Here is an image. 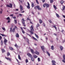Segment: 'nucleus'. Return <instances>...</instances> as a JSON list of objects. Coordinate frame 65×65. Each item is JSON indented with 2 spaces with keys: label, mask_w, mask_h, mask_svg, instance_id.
Wrapping results in <instances>:
<instances>
[{
  "label": "nucleus",
  "mask_w": 65,
  "mask_h": 65,
  "mask_svg": "<svg viewBox=\"0 0 65 65\" xmlns=\"http://www.w3.org/2000/svg\"><path fill=\"white\" fill-rule=\"evenodd\" d=\"M42 2H43V3H44V2H45V0H42Z\"/></svg>",
  "instance_id": "0e129e2a"
},
{
  "label": "nucleus",
  "mask_w": 65,
  "mask_h": 65,
  "mask_svg": "<svg viewBox=\"0 0 65 65\" xmlns=\"http://www.w3.org/2000/svg\"><path fill=\"white\" fill-rule=\"evenodd\" d=\"M27 20H28L29 21H31V19H29V18H27Z\"/></svg>",
  "instance_id": "58836bf2"
},
{
  "label": "nucleus",
  "mask_w": 65,
  "mask_h": 65,
  "mask_svg": "<svg viewBox=\"0 0 65 65\" xmlns=\"http://www.w3.org/2000/svg\"><path fill=\"white\" fill-rule=\"evenodd\" d=\"M30 32L31 34H34V32H33L32 31H30Z\"/></svg>",
  "instance_id": "a19ab883"
},
{
  "label": "nucleus",
  "mask_w": 65,
  "mask_h": 65,
  "mask_svg": "<svg viewBox=\"0 0 65 65\" xmlns=\"http://www.w3.org/2000/svg\"><path fill=\"white\" fill-rule=\"evenodd\" d=\"M31 61H34V58L31 57Z\"/></svg>",
  "instance_id": "cd10ccee"
},
{
  "label": "nucleus",
  "mask_w": 65,
  "mask_h": 65,
  "mask_svg": "<svg viewBox=\"0 0 65 65\" xmlns=\"http://www.w3.org/2000/svg\"><path fill=\"white\" fill-rule=\"evenodd\" d=\"M31 6H32V7H34V3H32Z\"/></svg>",
  "instance_id": "c85d7f7f"
},
{
  "label": "nucleus",
  "mask_w": 65,
  "mask_h": 65,
  "mask_svg": "<svg viewBox=\"0 0 65 65\" xmlns=\"http://www.w3.org/2000/svg\"><path fill=\"white\" fill-rule=\"evenodd\" d=\"M27 8H28V9H30V6H27Z\"/></svg>",
  "instance_id": "473e14b6"
},
{
  "label": "nucleus",
  "mask_w": 65,
  "mask_h": 65,
  "mask_svg": "<svg viewBox=\"0 0 65 65\" xmlns=\"http://www.w3.org/2000/svg\"><path fill=\"white\" fill-rule=\"evenodd\" d=\"M40 26V25H39V24H37L36 26V27L37 28L38 27H39Z\"/></svg>",
  "instance_id": "e433bc0d"
},
{
  "label": "nucleus",
  "mask_w": 65,
  "mask_h": 65,
  "mask_svg": "<svg viewBox=\"0 0 65 65\" xmlns=\"http://www.w3.org/2000/svg\"><path fill=\"white\" fill-rule=\"evenodd\" d=\"M39 21L40 24H41L42 23V20L41 19L39 20Z\"/></svg>",
  "instance_id": "6ab92c4d"
},
{
  "label": "nucleus",
  "mask_w": 65,
  "mask_h": 65,
  "mask_svg": "<svg viewBox=\"0 0 65 65\" xmlns=\"http://www.w3.org/2000/svg\"><path fill=\"white\" fill-rule=\"evenodd\" d=\"M6 20H10V18H9V17H8L7 18H6Z\"/></svg>",
  "instance_id": "7c9ffc66"
},
{
  "label": "nucleus",
  "mask_w": 65,
  "mask_h": 65,
  "mask_svg": "<svg viewBox=\"0 0 65 65\" xmlns=\"http://www.w3.org/2000/svg\"><path fill=\"white\" fill-rule=\"evenodd\" d=\"M62 61L63 62H64V63H65V60H62Z\"/></svg>",
  "instance_id": "13d9d810"
},
{
  "label": "nucleus",
  "mask_w": 65,
  "mask_h": 65,
  "mask_svg": "<svg viewBox=\"0 0 65 65\" xmlns=\"http://www.w3.org/2000/svg\"><path fill=\"white\" fill-rule=\"evenodd\" d=\"M38 62H40V58H38Z\"/></svg>",
  "instance_id": "f704fd0d"
},
{
  "label": "nucleus",
  "mask_w": 65,
  "mask_h": 65,
  "mask_svg": "<svg viewBox=\"0 0 65 65\" xmlns=\"http://www.w3.org/2000/svg\"><path fill=\"white\" fill-rule=\"evenodd\" d=\"M15 36H16L17 37H19V34L17 33L15 35Z\"/></svg>",
  "instance_id": "4468645a"
},
{
  "label": "nucleus",
  "mask_w": 65,
  "mask_h": 65,
  "mask_svg": "<svg viewBox=\"0 0 65 65\" xmlns=\"http://www.w3.org/2000/svg\"><path fill=\"white\" fill-rule=\"evenodd\" d=\"M48 21L50 23H52V21L51 20H49Z\"/></svg>",
  "instance_id": "de8ad7c7"
},
{
  "label": "nucleus",
  "mask_w": 65,
  "mask_h": 65,
  "mask_svg": "<svg viewBox=\"0 0 65 65\" xmlns=\"http://www.w3.org/2000/svg\"><path fill=\"white\" fill-rule=\"evenodd\" d=\"M1 50L2 52L3 53H5L6 51L4 49L2 48L1 49Z\"/></svg>",
  "instance_id": "6e6552de"
},
{
  "label": "nucleus",
  "mask_w": 65,
  "mask_h": 65,
  "mask_svg": "<svg viewBox=\"0 0 65 65\" xmlns=\"http://www.w3.org/2000/svg\"><path fill=\"white\" fill-rule=\"evenodd\" d=\"M2 38L1 37V36H0V40H1V39H2Z\"/></svg>",
  "instance_id": "5fc2aeb1"
},
{
  "label": "nucleus",
  "mask_w": 65,
  "mask_h": 65,
  "mask_svg": "<svg viewBox=\"0 0 65 65\" xmlns=\"http://www.w3.org/2000/svg\"><path fill=\"white\" fill-rule=\"evenodd\" d=\"M2 29H3V30H5V28L2 27Z\"/></svg>",
  "instance_id": "6e6d98bb"
},
{
  "label": "nucleus",
  "mask_w": 65,
  "mask_h": 65,
  "mask_svg": "<svg viewBox=\"0 0 65 65\" xmlns=\"http://www.w3.org/2000/svg\"><path fill=\"white\" fill-rule=\"evenodd\" d=\"M10 15L11 16V17H13V14H10Z\"/></svg>",
  "instance_id": "680f3d73"
},
{
  "label": "nucleus",
  "mask_w": 65,
  "mask_h": 65,
  "mask_svg": "<svg viewBox=\"0 0 65 65\" xmlns=\"http://www.w3.org/2000/svg\"><path fill=\"white\" fill-rule=\"evenodd\" d=\"M60 48L61 51H62L63 50V47L62 46H60Z\"/></svg>",
  "instance_id": "f8f14e48"
},
{
  "label": "nucleus",
  "mask_w": 65,
  "mask_h": 65,
  "mask_svg": "<svg viewBox=\"0 0 65 65\" xmlns=\"http://www.w3.org/2000/svg\"><path fill=\"white\" fill-rule=\"evenodd\" d=\"M53 7L55 9H57V7H56V6H55V5H54L53 6Z\"/></svg>",
  "instance_id": "c9c22d12"
},
{
  "label": "nucleus",
  "mask_w": 65,
  "mask_h": 65,
  "mask_svg": "<svg viewBox=\"0 0 65 65\" xmlns=\"http://www.w3.org/2000/svg\"><path fill=\"white\" fill-rule=\"evenodd\" d=\"M35 36H36V37H37V38L38 39L39 37H38V36L37 35V34H36L35 33Z\"/></svg>",
  "instance_id": "2eb2a0df"
},
{
  "label": "nucleus",
  "mask_w": 65,
  "mask_h": 65,
  "mask_svg": "<svg viewBox=\"0 0 65 65\" xmlns=\"http://www.w3.org/2000/svg\"><path fill=\"white\" fill-rule=\"evenodd\" d=\"M22 31L23 33V34H25V31H24V30H22Z\"/></svg>",
  "instance_id": "ea45409f"
},
{
  "label": "nucleus",
  "mask_w": 65,
  "mask_h": 65,
  "mask_svg": "<svg viewBox=\"0 0 65 65\" xmlns=\"http://www.w3.org/2000/svg\"><path fill=\"white\" fill-rule=\"evenodd\" d=\"M33 56L34 57V58H37L38 57L37 55H36L35 54L33 55Z\"/></svg>",
  "instance_id": "9b49d317"
},
{
  "label": "nucleus",
  "mask_w": 65,
  "mask_h": 65,
  "mask_svg": "<svg viewBox=\"0 0 65 65\" xmlns=\"http://www.w3.org/2000/svg\"><path fill=\"white\" fill-rule=\"evenodd\" d=\"M5 58H6V59H7V60H9L10 61H11V60L10 58H7L6 57Z\"/></svg>",
  "instance_id": "9d476101"
},
{
  "label": "nucleus",
  "mask_w": 65,
  "mask_h": 65,
  "mask_svg": "<svg viewBox=\"0 0 65 65\" xmlns=\"http://www.w3.org/2000/svg\"><path fill=\"white\" fill-rule=\"evenodd\" d=\"M61 4H63L64 3V2L63 1H61Z\"/></svg>",
  "instance_id": "3c124183"
},
{
  "label": "nucleus",
  "mask_w": 65,
  "mask_h": 65,
  "mask_svg": "<svg viewBox=\"0 0 65 65\" xmlns=\"http://www.w3.org/2000/svg\"><path fill=\"white\" fill-rule=\"evenodd\" d=\"M7 41L8 40H7L6 39H5L4 41V43H5V45H7V44H6V43L7 42Z\"/></svg>",
  "instance_id": "20e7f679"
},
{
  "label": "nucleus",
  "mask_w": 65,
  "mask_h": 65,
  "mask_svg": "<svg viewBox=\"0 0 65 65\" xmlns=\"http://www.w3.org/2000/svg\"><path fill=\"white\" fill-rule=\"evenodd\" d=\"M50 3H52L53 2V0H50Z\"/></svg>",
  "instance_id": "603ef678"
},
{
  "label": "nucleus",
  "mask_w": 65,
  "mask_h": 65,
  "mask_svg": "<svg viewBox=\"0 0 65 65\" xmlns=\"http://www.w3.org/2000/svg\"><path fill=\"white\" fill-rule=\"evenodd\" d=\"M15 29H18V28H17V26H15Z\"/></svg>",
  "instance_id": "69168bd1"
},
{
  "label": "nucleus",
  "mask_w": 65,
  "mask_h": 65,
  "mask_svg": "<svg viewBox=\"0 0 65 65\" xmlns=\"http://www.w3.org/2000/svg\"><path fill=\"white\" fill-rule=\"evenodd\" d=\"M43 26H45V24L44 23H43Z\"/></svg>",
  "instance_id": "052dcab7"
},
{
  "label": "nucleus",
  "mask_w": 65,
  "mask_h": 65,
  "mask_svg": "<svg viewBox=\"0 0 65 65\" xmlns=\"http://www.w3.org/2000/svg\"><path fill=\"white\" fill-rule=\"evenodd\" d=\"M12 18L14 19H16V17H13Z\"/></svg>",
  "instance_id": "864d4df0"
},
{
  "label": "nucleus",
  "mask_w": 65,
  "mask_h": 65,
  "mask_svg": "<svg viewBox=\"0 0 65 65\" xmlns=\"http://www.w3.org/2000/svg\"><path fill=\"white\" fill-rule=\"evenodd\" d=\"M30 51L32 54H33V53H34V51H33V49H31Z\"/></svg>",
  "instance_id": "aec40b11"
},
{
  "label": "nucleus",
  "mask_w": 65,
  "mask_h": 65,
  "mask_svg": "<svg viewBox=\"0 0 65 65\" xmlns=\"http://www.w3.org/2000/svg\"><path fill=\"white\" fill-rule=\"evenodd\" d=\"M38 10H41L42 9H41V8H40V7L38 9Z\"/></svg>",
  "instance_id": "8fccbe9b"
},
{
  "label": "nucleus",
  "mask_w": 65,
  "mask_h": 65,
  "mask_svg": "<svg viewBox=\"0 0 65 65\" xmlns=\"http://www.w3.org/2000/svg\"><path fill=\"white\" fill-rule=\"evenodd\" d=\"M41 48L43 50V52H44V51L43 50L44 49V46H41Z\"/></svg>",
  "instance_id": "1a4fd4ad"
},
{
  "label": "nucleus",
  "mask_w": 65,
  "mask_h": 65,
  "mask_svg": "<svg viewBox=\"0 0 65 65\" xmlns=\"http://www.w3.org/2000/svg\"><path fill=\"white\" fill-rule=\"evenodd\" d=\"M20 28L22 30H23V28L22 27H21Z\"/></svg>",
  "instance_id": "e2e57ef3"
},
{
  "label": "nucleus",
  "mask_w": 65,
  "mask_h": 65,
  "mask_svg": "<svg viewBox=\"0 0 65 65\" xmlns=\"http://www.w3.org/2000/svg\"><path fill=\"white\" fill-rule=\"evenodd\" d=\"M11 31H12V28H10V31L11 32Z\"/></svg>",
  "instance_id": "a18cd8bd"
},
{
  "label": "nucleus",
  "mask_w": 65,
  "mask_h": 65,
  "mask_svg": "<svg viewBox=\"0 0 65 65\" xmlns=\"http://www.w3.org/2000/svg\"><path fill=\"white\" fill-rule=\"evenodd\" d=\"M27 3L28 6H30V4H29V2H27Z\"/></svg>",
  "instance_id": "4d7b16f0"
},
{
  "label": "nucleus",
  "mask_w": 65,
  "mask_h": 65,
  "mask_svg": "<svg viewBox=\"0 0 65 65\" xmlns=\"http://www.w3.org/2000/svg\"><path fill=\"white\" fill-rule=\"evenodd\" d=\"M37 9H38L40 7V6H37Z\"/></svg>",
  "instance_id": "49530a36"
},
{
  "label": "nucleus",
  "mask_w": 65,
  "mask_h": 65,
  "mask_svg": "<svg viewBox=\"0 0 65 65\" xmlns=\"http://www.w3.org/2000/svg\"><path fill=\"white\" fill-rule=\"evenodd\" d=\"M65 6H64L62 10H64L65 9Z\"/></svg>",
  "instance_id": "09e8293b"
},
{
  "label": "nucleus",
  "mask_w": 65,
  "mask_h": 65,
  "mask_svg": "<svg viewBox=\"0 0 65 65\" xmlns=\"http://www.w3.org/2000/svg\"><path fill=\"white\" fill-rule=\"evenodd\" d=\"M56 15L57 17H58V18H59V17H60L59 15L57 13H56Z\"/></svg>",
  "instance_id": "412c9836"
},
{
  "label": "nucleus",
  "mask_w": 65,
  "mask_h": 65,
  "mask_svg": "<svg viewBox=\"0 0 65 65\" xmlns=\"http://www.w3.org/2000/svg\"><path fill=\"white\" fill-rule=\"evenodd\" d=\"M35 9H36V8H37V6H35Z\"/></svg>",
  "instance_id": "338daca9"
},
{
  "label": "nucleus",
  "mask_w": 65,
  "mask_h": 65,
  "mask_svg": "<svg viewBox=\"0 0 65 65\" xmlns=\"http://www.w3.org/2000/svg\"><path fill=\"white\" fill-rule=\"evenodd\" d=\"M9 48L11 51H13V49L12 47H9Z\"/></svg>",
  "instance_id": "4be33fe9"
},
{
  "label": "nucleus",
  "mask_w": 65,
  "mask_h": 65,
  "mask_svg": "<svg viewBox=\"0 0 65 65\" xmlns=\"http://www.w3.org/2000/svg\"><path fill=\"white\" fill-rule=\"evenodd\" d=\"M25 21H26V20H24V18L22 19L21 20L22 22L23 25L25 24Z\"/></svg>",
  "instance_id": "f03ea898"
},
{
  "label": "nucleus",
  "mask_w": 65,
  "mask_h": 65,
  "mask_svg": "<svg viewBox=\"0 0 65 65\" xmlns=\"http://www.w3.org/2000/svg\"><path fill=\"white\" fill-rule=\"evenodd\" d=\"M62 17H63V18H65V15H62Z\"/></svg>",
  "instance_id": "774afa93"
},
{
  "label": "nucleus",
  "mask_w": 65,
  "mask_h": 65,
  "mask_svg": "<svg viewBox=\"0 0 65 65\" xmlns=\"http://www.w3.org/2000/svg\"><path fill=\"white\" fill-rule=\"evenodd\" d=\"M20 10L21 11H22L23 10V7L21 5L20 6Z\"/></svg>",
  "instance_id": "0eeeda50"
},
{
  "label": "nucleus",
  "mask_w": 65,
  "mask_h": 65,
  "mask_svg": "<svg viewBox=\"0 0 65 65\" xmlns=\"http://www.w3.org/2000/svg\"><path fill=\"white\" fill-rule=\"evenodd\" d=\"M18 58L19 60H21V57H20V55H18Z\"/></svg>",
  "instance_id": "a878e982"
},
{
  "label": "nucleus",
  "mask_w": 65,
  "mask_h": 65,
  "mask_svg": "<svg viewBox=\"0 0 65 65\" xmlns=\"http://www.w3.org/2000/svg\"><path fill=\"white\" fill-rule=\"evenodd\" d=\"M14 23H15L16 24H17V20H14Z\"/></svg>",
  "instance_id": "79ce46f5"
},
{
  "label": "nucleus",
  "mask_w": 65,
  "mask_h": 65,
  "mask_svg": "<svg viewBox=\"0 0 65 65\" xmlns=\"http://www.w3.org/2000/svg\"><path fill=\"white\" fill-rule=\"evenodd\" d=\"M25 62H26V63H28V59H26Z\"/></svg>",
  "instance_id": "c756f323"
},
{
  "label": "nucleus",
  "mask_w": 65,
  "mask_h": 65,
  "mask_svg": "<svg viewBox=\"0 0 65 65\" xmlns=\"http://www.w3.org/2000/svg\"><path fill=\"white\" fill-rule=\"evenodd\" d=\"M36 2L38 4H39V2H38V0H36Z\"/></svg>",
  "instance_id": "4c0bfd02"
},
{
  "label": "nucleus",
  "mask_w": 65,
  "mask_h": 65,
  "mask_svg": "<svg viewBox=\"0 0 65 65\" xmlns=\"http://www.w3.org/2000/svg\"><path fill=\"white\" fill-rule=\"evenodd\" d=\"M53 27L54 28H55L56 29H57V27H56L55 26H54Z\"/></svg>",
  "instance_id": "bf43d9fd"
},
{
  "label": "nucleus",
  "mask_w": 65,
  "mask_h": 65,
  "mask_svg": "<svg viewBox=\"0 0 65 65\" xmlns=\"http://www.w3.org/2000/svg\"><path fill=\"white\" fill-rule=\"evenodd\" d=\"M51 49L52 50H54V46L52 45L51 46Z\"/></svg>",
  "instance_id": "b1692460"
},
{
  "label": "nucleus",
  "mask_w": 65,
  "mask_h": 65,
  "mask_svg": "<svg viewBox=\"0 0 65 65\" xmlns=\"http://www.w3.org/2000/svg\"><path fill=\"white\" fill-rule=\"evenodd\" d=\"M2 12H3V10H2V9H1V10L0 11V13L2 14Z\"/></svg>",
  "instance_id": "f3484780"
},
{
  "label": "nucleus",
  "mask_w": 65,
  "mask_h": 65,
  "mask_svg": "<svg viewBox=\"0 0 65 65\" xmlns=\"http://www.w3.org/2000/svg\"><path fill=\"white\" fill-rule=\"evenodd\" d=\"M52 62L53 63V65H56L55 63H56L55 60H53L52 61Z\"/></svg>",
  "instance_id": "39448f33"
},
{
  "label": "nucleus",
  "mask_w": 65,
  "mask_h": 65,
  "mask_svg": "<svg viewBox=\"0 0 65 65\" xmlns=\"http://www.w3.org/2000/svg\"><path fill=\"white\" fill-rule=\"evenodd\" d=\"M27 55L29 57H30V58H31V57H32V56L31 54L29 53H27Z\"/></svg>",
  "instance_id": "423d86ee"
},
{
  "label": "nucleus",
  "mask_w": 65,
  "mask_h": 65,
  "mask_svg": "<svg viewBox=\"0 0 65 65\" xmlns=\"http://www.w3.org/2000/svg\"><path fill=\"white\" fill-rule=\"evenodd\" d=\"M0 35H1L2 36H7L6 35H4V34H0Z\"/></svg>",
  "instance_id": "a211bd4d"
},
{
  "label": "nucleus",
  "mask_w": 65,
  "mask_h": 65,
  "mask_svg": "<svg viewBox=\"0 0 65 65\" xmlns=\"http://www.w3.org/2000/svg\"><path fill=\"white\" fill-rule=\"evenodd\" d=\"M12 31L13 32H14L15 31V28H13L12 30Z\"/></svg>",
  "instance_id": "72a5a7b5"
},
{
  "label": "nucleus",
  "mask_w": 65,
  "mask_h": 65,
  "mask_svg": "<svg viewBox=\"0 0 65 65\" xmlns=\"http://www.w3.org/2000/svg\"><path fill=\"white\" fill-rule=\"evenodd\" d=\"M32 38L34 39L35 40H36V41H38V40L37 39H36L35 38H34V37H32Z\"/></svg>",
  "instance_id": "dca6fc26"
},
{
  "label": "nucleus",
  "mask_w": 65,
  "mask_h": 65,
  "mask_svg": "<svg viewBox=\"0 0 65 65\" xmlns=\"http://www.w3.org/2000/svg\"><path fill=\"white\" fill-rule=\"evenodd\" d=\"M10 6V7H12V4H9Z\"/></svg>",
  "instance_id": "bb28decb"
},
{
  "label": "nucleus",
  "mask_w": 65,
  "mask_h": 65,
  "mask_svg": "<svg viewBox=\"0 0 65 65\" xmlns=\"http://www.w3.org/2000/svg\"><path fill=\"white\" fill-rule=\"evenodd\" d=\"M7 6L8 7H10V5H9L8 4L7 5Z\"/></svg>",
  "instance_id": "37998d69"
},
{
  "label": "nucleus",
  "mask_w": 65,
  "mask_h": 65,
  "mask_svg": "<svg viewBox=\"0 0 65 65\" xmlns=\"http://www.w3.org/2000/svg\"><path fill=\"white\" fill-rule=\"evenodd\" d=\"M1 43L2 45V44H3V41H2V40H1Z\"/></svg>",
  "instance_id": "c03bdc74"
},
{
  "label": "nucleus",
  "mask_w": 65,
  "mask_h": 65,
  "mask_svg": "<svg viewBox=\"0 0 65 65\" xmlns=\"http://www.w3.org/2000/svg\"><path fill=\"white\" fill-rule=\"evenodd\" d=\"M10 55V53L9 52H8L7 53V56H9Z\"/></svg>",
  "instance_id": "2f4dec72"
},
{
  "label": "nucleus",
  "mask_w": 65,
  "mask_h": 65,
  "mask_svg": "<svg viewBox=\"0 0 65 65\" xmlns=\"http://www.w3.org/2000/svg\"><path fill=\"white\" fill-rule=\"evenodd\" d=\"M46 52L49 56H50V53H49L47 51H46Z\"/></svg>",
  "instance_id": "393cba45"
},
{
  "label": "nucleus",
  "mask_w": 65,
  "mask_h": 65,
  "mask_svg": "<svg viewBox=\"0 0 65 65\" xmlns=\"http://www.w3.org/2000/svg\"><path fill=\"white\" fill-rule=\"evenodd\" d=\"M35 53L36 54H37V55H39V53L37 51H36Z\"/></svg>",
  "instance_id": "ddd939ff"
},
{
  "label": "nucleus",
  "mask_w": 65,
  "mask_h": 65,
  "mask_svg": "<svg viewBox=\"0 0 65 65\" xmlns=\"http://www.w3.org/2000/svg\"><path fill=\"white\" fill-rule=\"evenodd\" d=\"M14 46H15V47H16L17 48H18V46L17 45V43L15 44V45Z\"/></svg>",
  "instance_id": "5701e85b"
},
{
  "label": "nucleus",
  "mask_w": 65,
  "mask_h": 65,
  "mask_svg": "<svg viewBox=\"0 0 65 65\" xmlns=\"http://www.w3.org/2000/svg\"><path fill=\"white\" fill-rule=\"evenodd\" d=\"M31 31H34V28H33V25L31 26V27H30Z\"/></svg>",
  "instance_id": "7ed1b4c3"
},
{
  "label": "nucleus",
  "mask_w": 65,
  "mask_h": 65,
  "mask_svg": "<svg viewBox=\"0 0 65 65\" xmlns=\"http://www.w3.org/2000/svg\"><path fill=\"white\" fill-rule=\"evenodd\" d=\"M49 5L47 4H45L43 5V6L44 7H45V6H46V7L47 8L49 7Z\"/></svg>",
  "instance_id": "f257e3e1"
}]
</instances>
